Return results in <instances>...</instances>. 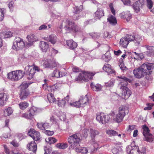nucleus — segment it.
Returning <instances> with one entry per match:
<instances>
[{
	"label": "nucleus",
	"mask_w": 154,
	"mask_h": 154,
	"mask_svg": "<svg viewBox=\"0 0 154 154\" xmlns=\"http://www.w3.org/2000/svg\"><path fill=\"white\" fill-rule=\"evenodd\" d=\"M44 150L45 151L44 154H50L51 152V148L47 147H44Z\"/></svg>",
	"instance_id": "56"
},
{
	"label": "nucleus",
	"mask_w": 154,
	"mask_h": 154,
	"mask_svg": "<svg viewBox=\"0 0 154 154\" xmlns=\"http://www.w3.org/2000/svg\"><path fill=\"white\" fill-rule=\"evenodd\" d=\"M135 125H130L129 126L128 131H130L133 130L135 129Z\"/></svg>",
	"instance_id": "63"
},
{
	"label": "nucleus",
	"mask_w": 154,
	"mask_h": 154,
	"mask_svg": "<svg viewBox=\"0 0 154 154\" xmlns=\"http://www.w3.org/2000/svg\"><path fill=\"white\" fill-rule=\"evenodd\" d=\"M31 68H29V72L30 73V74H32L34 75L35 74V69L33 68L32 66H30Z\"/></svg>",
	"instance_id": "58"
},
{
	"label": "nucleus",
	"mask_w": 154,
	"mask_h": 154,
	"mask_svg": "<svg viewBox=\"0 0 154 154\" xmlns=\"http://www.w3.org/2000/svg\"><path fill=\"white\" fill-rule=\"evenodd\" d=\"M99 134V132L97 130L93 129H91L90 130V135L92 137H94L96 135Z\"/></svg>",
	"instance_id": "46"
},
{
	"label": "nucleus",
	"mask_w": 154,
	"mask_h": 154,
	"mask_svg": "<svg viewBox=\"0 0 154 154\" xmlns=\"http://www.w3.org/2000/svg\"><path fill=\"white\" fill-rule=\"evenodd\" d=\"M138 151V146H135L131 149V150L128 154H137Z\"/></svg>",
	"instance_id": "37"
},
{
	"label": "nucleus",
	"mask_w": 154,
	"mask_h": 154,
	"mask_svg": "<svg viewBox=\"0 0 154 154\" xmlns=\"http://www.w3.org/2000/svg\"><path fill=\"white\" fill-rule=\"evenodd\" d=\"M96 119L100 123L105 124L108 122L110 119V117L107 115L100 113L97 116Z\"/></svg>",
	"instance_id": "10"
},
{
	"label": "nucleus",
	"mask_w": 154,
	"mask_h": 154,
	"mask_svg": "<svg viewBox=\"0 0 154 154\" xmlns=\"http://www.w3.org/2000/svg\"><path fill=\"white\" fill-rule=\"evenodd\" d=\"M27 148L29 150L35 152L37 150V144L34 141H33L27 144Z\"/></svg>",
	"instance_id": "16"
},
{
	"label": "nucleus",
	"mask_w": 154,
	"mask_h": 154,
	"mask_svg": "<svg viewBox=\"0 0 154 154\" xmlns=\"http://www.w3.org/2000/svg\"><path fill=\"white\" fill-rule=\"evenodd\" d=\"M106 133L110 136H115L118 135V133L112 130H108L106 131Z\"/></svg>",
	"instance_id": "40"
},
{
	"label": "nucleus",
	"mask_w": 154,
	"mask_h": 154,
	"mask_svg": "<svg viewBox=\"0 0 154 154\" xmlns=\"http://www.w3.org/2000/svg\"><path fill=\"white\" fill-rule=\"evenodd\" d=\"M120 78L122 80L120 83L121 89H122V96L125 99L128 98L131 94V92L127 87L128 82L131 83L132 80L125 76L121 77Z\"/></svg>",
	"instance_id": "2"
},
{
	"label": "nucleus",
	"mask_w": 154,
	"mask_h": 154,
	"mask_svg": "<svg viewBox=\"0 0 154 154\" xmlns=\"http://www.w3.org/2000/svg\"><path fill=\"white\" fill-rule=\"evenodd\" d=\"M29 85L30 84H29L27 83L26 82H22L20 85V86L21 87L20 90H27L26 88L28 87Z\"/></svg>",
	"instance_id": "47"
},
{
	"label": "nucleus",
	"mask_w": 154,
	"mask_h": 154,
	"mask_svg": "<svg viewBox=\"0 0 154 154\" xmlns=\"http://www.w3.org/2000/svg\"><path fill=\"white\" fill-rule=\"evenodd\" d=\"M146 153V149L145 148H143L142 150L138 149V151L137 154H145Z\"/></svg>",
	"instance_id": "59"
},
{
	"label": "nucleus",
	"mask_w": 154,
	"mask_h": 154,
	"mask_svg": "<svg viewBox=\"0 0 154 154\" xmlns=\"http://www.w3.org/2000/svg\"><path fill=\"white\" fill-rule=\"evenodd\" d=\"M102 57L105 61L106 62H108L112 59V57L109 51H107L104 55H103L102 56Z\"/></svg>",
	"instance_id": "32"
},
{
	"label": "nucleus",
	"mask_w": 154,
	"mask_h": 154,
	"mask_svg": "<svg viewBox=\"0 0 154 154\" xmlns=\"http://www.w3.org/2000/svg\"><path fill=\"white\" fill-rule=\"evenodd\" d=\"M67 140L68 143L71 144L69 149L75 150L77 149V148L80 146V134L78 133L73 134L69 137Z\"/></svg>",
	"instance_id": "3"
},
{
	"label": "nucleus",
	"mask_w": 154,
	"mask_h": 154,
	"mask_svg": "<svg viewBox=\"0 0 154 154\" xmlns=\"http://www.w3.org/2000/svg\"><path fill=\"white\" fill-rule=\"evenodd\" d=\"M60 84H56L52 86L51 87V90H53V91H55L57 90H58L60 88Z\"/></svg>",
	"instance_id": "54"
},
{
	"label": "nucleus",
	"mask_w": 154,
	"mask_h": 154,
	"mask_svg": "<svg viewBox=\"0 0 154 154\" xmlns=\"http://www.w3.org/2000/svg\"><path fill=\"white\" fill-rule=\"evenodd\" d=\"M69 104L70 105L73 107H75L78 108L80 107L81 106H82L81 103L80 102H79V100L78 101L73 103H70Z\"/></svg>",
	"instance_id": "42"
},
{
	"label": "nucleus",
	"mask_w": 154,
	"mask_h": 154,
	"mask_svg": "<svg viewBox=\"0 0 154 154\" xmlns=\"http://www.w3.org/2000/svg\"><path fill=\"white\" fill-rule=\"evenodd\" d=\"M58 105L59 107H63L65 106L66 104V101L64 99H62L58 100Z\"/></svg>",
	"instance_id": "51"
},
{
	"label": "nucleus",
	"mask_w": 154,
	"mask_h": 154,
	"mask_svg": "<svg viewBox=\"0 0 154 154\" xmlns=\"http://www.w3.org/2000/svg\"><path fill=\"white\" fill-rule=\"evenodd\" d=\"M144 137H145L146 141L147 142H151L153 140V136L151 134H149L146 136Z\"/></svg>",
	"instance_id": "48"
},
{
	"label": "nucleus",
	"mask_w": 154,
	"mask_h": 154,
	"mask_svg": "<svg viewBox=\"0 0 154 154\" xmlns=\"http://www.w3.org/2000/svg\"><path fill=\"white\" fill-rule=\"evenodd\" d=\"M27 38L30 42H33L38 40V38L34 34H31L27 36Z\"/></svg>",
	"instance_id": "27"
},
{
	"label": "nucleus",
	"mask_w": 154,
	"mask_h": 154,
	"mask_svg": "<svg viewBox=\"0 0 154 154\" xmlns=\"http://www.w3.org/2000/svg\"><path fill=\"white\" fill-rule=\"evenodd\" d=\"M8 95L5 93H0V106H3L8 99Z\"/></svg>",
	"instance_id": "15"
},
{
	"label": "nucleus",
	"mask_w": 154,
	"mask_h": 154,
	"mask_svg": "<svg viewBox=\"0 0 154 154\" xmlns=\"http://www.w3.org/2000/svg\"><path fill=\"white\" fill-rule=\"evenodd\" d=\"M47 40L53 44H55L57 40V37L56 35L54 34H52L47 37Z\"/></svg>",
	"instance_id": "26"
},
{
	"label": "nucleus",
	"mask_w": 154,
	"mask_h": 154,
	"mask_svg": "<svg viewBox=\"0 0 154 154\" xmlns=\"http://www.w3.org/2000/svg\"><path fill=\"white\" fill-rule=\"evenodd\" d=\"M13 33L10 31H6L2 33L1 35H3L5 38H10L12 35Z\"/></svg>",
	"instance_id": "44"
},
{
	"label": "nucleus",
	"mask_w": 154,
	"mask_h": 154,
	"mask_svg": "<svg viewBox=\"0 0 154 154\" xmlns=\"http://www.w3.org/2000/svg\"><path fill=\"white\" fill-rule=\"evenodd\" d=\"M28 134L35 141H38L41 138L39 132L34 129H30L28 132Z\"/></svg>",
	"instance_id": "12"
},
{
	"label": "nucleus",
	"mask_w": 154,
	"mask_h": 154,
	"mask_svg": "<svg viewBox=\"0 0 154 154\" xmlns=\"http://www.w3.org/2000/svg\"><path fill=\"white\" fill-rule=\"evenodd\" d=\"M57 63L55 60L52 59L51 60L47 59L45 60L43 64V66L45 68L53 69L57 66Z\"/></svg>",
	"instance_id": "11"
},
{
	"label": "nucleus",
	"mask_w": 154,
	"mask_h": 154,
	"mask_svg": "<svg viewBox=\"0 0 154 154\" xmlns=\"http://www.w3.org/2000/svg\"><path fill=\"white\" fill-rule=\"evenodd\" d=\"M83 8V6L81 5L79 7L76 6L74 8V13L76 14H79Z\"/></svg>",
	"instance_id": "39"
},
{
	"label": "nucleus",
	"mask_w": 154,
	"mask_h": 154,
	"mask_svg": "<svg viewBox=\"0 0 154 154\" xmlns=\"http://www.w3.org/2000/svg\"><path fill=\"white\" fill-rule=\"evenodd\" d=\"M19 106L20 109L23 110L29 106V104L26 102H21L19 104Z\"/></svg>",
	"instance_id": "41"
},
{
	"label": "nucleus",
	"mask_w": 154,
	"mask_h": 154,
	"mask_svg": "<svg viewBox=\"0 0 154 154\" xmlns=\"http://www.w3.org/2000/svg\"><path fill=\"white\" fill-rule=\"evenodd\" d=\"M91 86L93 91H100L102 88L101 85L98 84H93V83H92L91 84Z\"/></svg>",
	"instance_id": "28"
},
{
	"label": "nucleus",
	"mask_w": 154,
	"mask_h": 154,
	"mask_svg": "<svg viewBox=\"0 0 154 154\" xmlns=\"http://www.w3.org/2000/svg\"><path fill=\"white\" fill-rule=\"evenodd\" d=\"M12 112V109L10 107H8L7 109H5L4 111V114L8 116L11 115Z\"/></svg>",
	"instance_id": "49"
},
{
	"label": "nucleus",
	"mask_w": 154,
	"mask_h": 154,
	"mask_svg": "<svg viewBox=\"0 0 154 154\" xmlns=\"http://www.w3.org/2000/svg\"><path fill=\"white\" fill-rule=\"evenodd\" d=\"M25 45L22 39L19 37H16L13 43L12 48L16 50H19L23 48Z\"/></svg>",
	"instance_id": "9"
},
{
	"label": "nucleus",
	"mask_w": 154,
	"mask_h": 154,
	"mask_svg": "<svg viewBox=\"0 0 154 154\" xmlns=\"http://www.w3.org/2000/svg\"><path fill=\"white\" fill-rule=\"evenodd\" d=\"M34 75L32 74H30L29 73V72H28L27 74V79H32Z\"/></svg>",
	"instance_id": "64"
},
{
	"label": "nucleus",
	"mask_w": 154,
	"mask_h": 154,
	"mask_svg": "<svg viewBox=\"0 0 154 154\" xmlns=\"http://www.w3.org/2000/svg\"><path fill=\"white\" fill-rule=\"evenodd\" d=\"M95 72H89L83 71L82 74H80L78 76V79L80 80L87 81L88 79H91L93 76L96 74Z\"/></svg>",
	"instance_id": "8"
},
{
	"label": "nucleus",
	"mask_w": 154,
	"mask_h": 154,
	"mask_svg": "<svg viewBox=\"0 0 154 154\" xmlns=\"http://www.w3.org/2000/svg\"><path fill=\"white\" fill-rule=\"evenodd\" d=\"M36 126L39 129L42 130H46L49 127V125L47 123H37Z\"/></svg>",
	"instance_id": "23"
},
{
	"label": "nucleus",
	"mask_w": 154,
	"mask_h": 154,
	"mask_svg": "<svg viewBox=\"0 0 154 154\" xmlns=\"http://www.w3.org/2000/svg\"><path fill=\"white\" fill-rule=\"evenodd\" d=\"M79 102L81 103L82 106L83 105L87 104L89 103V99L86 95L84 96H81L79 99Z\"/></svg>",
	"instance_id": "29"
},
{
	"label": "nucleus",
	"mask_w": 154,
	"mask_h": 154,
	"mask_svg": "<svg viewBox=\"0 0 154 154\" xmlns=\"http://www.w3.org/2000/svg\"><path fill=\"white\" fill-rule=\"evenodd\" d=\"M129 43L128 41L127 40V38H126L125 37H122L120 39L119 44L120 46L124 48H127Z\"/></svg>",
	"instance_id": "20"
},
{
	"label": "nucleus",
	"mask_w": 154,
	"mask_h": 154,
	"mask_svg": "<svg viewBox=\"0 0 154 154\" xmlns=\"http://www.w3.org/2000/svg\"><path fill=\"white\" fill-rule=\"evenodd\" d=\"M107 20L111 25H115L117 23V20L116 18L112 15L108 16Z\"/></svg>",
	"instance_id": "24"
},
{
	"label": "nucleus",
	"mask_w": 154,
	"mask_h": 154,
	"mask_svg": "<svg viewBox=\"0 0 154 154\" xmlns=\"http://www.w3.org/2000/svg\"><path fill=\"white\" fill-rule=\"evenodd\" d=\"M147 2L146 6L149 9H151L153 6V2L152 0H146Z\"/></svg>",
	"instance_id": "52"
},
{
	"label": "nucleus",
	"mask_w": 154,
	"mask_h": 154,
	"mask_svg": "<svg viewBox=\"0 0 154 154\" xmlns=\"http://www.w3.org/2000/svg\"><path fill=\"white\" fill-rule=\"evenodd\" d=\"M29 92L27 90H20V98L21 100L26 99L29 95Z\"/></svg>",
	"instance_id": "25"
},
{
	"label": "nucleus",
	"mask_w": 154,
	"mask_h": 154,
	"mask_svg": "<svg viewBox=\"0 0 154 154\" xmlns=\"http://www.w3.org/2000/svg\"><path fill=\"white\" fill-rule=\"evenodd\" d=\"M128 112V107L124 105L120 106L118 111V113L113 118V120L118 123L122 121L126 113Z\"/></svg>",
	"instance_id": "4"
},
{
	"label": "nucleus",
	"mask_w": 154,
	"mask_h": 154,
	"mask_svg": "<svg viewBox=\"0 0 154 154\" xmlns=\"http://www.w3.org/2000/svg\"><path fill=\"white\" fill-rule=\"evenodd\" d=\"M4 9L0 8V20L2 21L3 20L4 17Z\"/></svg>",
	"instance_id": "53"
},
{
	"label": "nucleus",
	"mask_w": 154,
	"mask_h": 154,
	"mask_svg": "<svg viewBox=\"0 0 154 154\" xmlns=\"http://www.w3.org/2000/svg\"><path fill=\"white\" fill-rule=\"evenodd\" d=\"M114 81H113V80H111L110 81H109L106 84V86L107 87H112L114 85Z\"/></svg>",
	"instance_id": "57"
},
{
	"label": "nucleus",
	"mask_w": 154,
	"mask_h": 154,
	"mask_svg": "<svg viewBox=\"0 0 154 154\" xmlns=\"http://www.w3.org/2000/svg\"><path fill=\"white\" fill-rule=\"evenodd\" d=\"M93 22V20L91 19V20H86L85 21L84 23V25L85 26H87L88 25V24H91Z\"/></svg>",
	"instance_id": "61"
},
{
	"label": "nucleus",
	"mask_w": 154,
	"mask_h": 154,
	"mask_svg": "<svg viewBox=\"0 0 154 154\" xmlns=\"http://www.w3.org/2000/svg\"><path fill=\"white\" fill-rule=\"evenodd\" d=\"M144 0H139L134 3L132 5L133 8L137 13L140 12L141 8H142L144 5Z\"/></svg>",
	"instance_id": "13"
},
{
	"label": "nucleus",
	"mask_w": 154,
	"mask_h": 154,
	"mask_svg": "<svg viewBox=\"0 0 154 154\" xmlns=\"http://www.w3.org/2000/svg\"><path fill=\"white\" fill-rule=\"evenodd\" d=\"M119 65L122 70H125L127 69V67L125 66L124 64V61L122 58L120 59Z\"/></svg>",
	"instance_id": "45"
},
{
	"label": "nucleus",
	"mask_w": 154,
	"mask_h": 154,
	"mask_svg": "<svg viewBox=\"0 0 154 154\" xmlns=\"http://www.w3.org/2000/svg\"><path fill=\"white\" fill-rule=\"evenodd\" d=\"M103 70L108 74H112L115 72V71L112 68V66L109 64L105 63L103 67Z\"/></svg>",
	"instance_id": "14"
},
{
	"label": "nucleus",
	"mask_w": 154,
	"mask_h": 154,
	"mask_svg": "<svg viewBox=\"0 0 154 154\" xmlns=\"http://www.w3.org/2000/svg\"><path fill=\"white\" fill-rule=\"evenodd\" d=\"M47 98L50 103H54L56 100L54 94L51 93L48 94Z\"/></svg>",
	"instance_id": "36"
},
{
	"label": "nucleus",
	"mask_w": 154,
	"mask_h": 154,
	"mask_svg": "<svg viewBox=\"0 0 154 154\" xmlns=\"http://www.w3.org/2000/svg\"><path fill=\"white\" fill-rule=\"evenodd\" d=\"M147 49L146 53L148 56H151L154 54V46H150L147 45H145Z\"/></svg>",
	"instance_id": "21"
},
{
	"label": "nucleus",
	"mask_w": 154,
	"mask_h": 154,
	"mask_svg": "<svg viewBox=\"0 0 154 154\" xmlns=\"http://www.w3.org/2000/svg\"><path fill=\"white\" fill-rule=\"evenodd\" d=\"M103 10L101 8H98L95 13V16L98 19H100L104 16Z\"/></svg>",
	"instance_id": "22"
},
{
	"label": "nucleus",
	"mask_w": 154,
	"mask_h": 154,
	"mask_svg": "<svg viewBox=\"0 0 154 154\" xmlns=\"http://www.w3.org/2000/svg\"><path fill=\"white\" fill-rule=\"evenodd\" d=\"M141 38L140 35H134L133 42L136 45H138L140 44V42L141 41Z\"/></svg>",
	"instance_id": "33"
},
{
	"label": "nucleus",
	"mask_w": 154,
	"mask_h": 154,
	"mask_svg": "<svg viewBox=\"0 0 154 154\" xmlns=\"http://www.w3.org/2000/svg\"><path fill=\"white\" fill-rule=\"evenodd\" d=\"M39 47L43 52H46L49 50V46L48 43L43 41L40 42Z\"/></svg>",
	"instance_id": "18"
},
{
	"label": "nucleus",
	"mask_w": 154,
	"mask_h": 154,
	"mask_svg": "<svg viewBox=\"0 0 154 154\" xmlns=\"http://www.w3.org/2000/svg\"><path fill=\"white\" fill-rule=\"evenodd\" d=\"M152 67L149 64L144 63L140 67L134 69L133 71L134 75L136 78L140 79L145 75L151 74L150 71Z\"/></svg>",
	"instance_id": "1"
},
{
	"label": "nucleus",
	"mask_w": 154,
	"mask_h": 154,
	"mask_svg": "<svg viewBox=\"0 0 154 154\" xmlns=\"http://www.w3.org/2000/svg\"><path fill=\"white\" fill-rule=\"evenodd\" d=\"M56 146L60 149H64L68 146V145L66 143H59L56 145Z\"/></svg>",
	"instance_id": "34"
},
{
	"label": "nucleus",
	"mask_w": 154,
	"mask_h": 154,
	"mask_svg": "<svg viewBox=\"0 0 154 154\" xmlns=\"http://www.w3.org/2000/svg\"><path fill=\"white\" fill-rule=\"evenodd\" d=\"M122 151V149L121 146H117L116 147L113 148L112 151L114 154H119V152Z\"/></svg>",
	"instance_id": "35"
},
{
	"label": "nucleus",
	"mask_w": 154,
	"mask_h": 154,
	"mask_svg": "<svg viewBox=\"0 0 154 154\" xmlns=\"http://www.w3.org/2000/svg\"><path fill=\"white\" fill-rule=\"evenodd\" d=\"M121 18L126 19L127 21H129L132 18V15L129 11H126L122 12L120 14Z\"/></svg>",
	"instance_id": "17"
},
{
	"label": "nucleus",
	"mask_w": 154,
	"mask_h": 154,
	"mask_svg": "<svg viewBox=\"0 0 154 154\" xmlns=\"http://www.w3.org/2000/svg\"><path fill=\"white\" fill-rule=\"evenodd\" d=\"M45 141L50 144H53L56 142L57 140L53 137H50L45 139Z\"/></svg>",
	"instance_id": "43"
},
{
	"label": "nucleus",
	"mask_w": 154,
	"mask_h": 154,
	"mask_svg": "<svg viewBox=\"0 0 154 154\" xmlns=\"http://www.w3.org/2000/svg\"><path fill=\"white\" fill-rule=\"evenodd\" d=\"M134 36V35H132L127 34H126V36L125 37L127 38V40L128 41V42H130L133 41Z\"/></svg>",
	"instance_id": "50"
},
{
	"label": "nucleus",
	"mask_w": 154,
	"mask_h": 154,
	"mask_svg": "<svg viewBox=\"0 0 154 154\" xmlns=\"http://www.w3.org/2000/svg\"><path fill=\"white\" fill-rule=\"evenodd\" d=\"M143 129V134L144 136H146L150 134V130L148 127L146 125L142 126Z\"/></svg>",
	"instance_id": "31"
},
{
	"label": "nucleus",
	"mask_w": 154,
	"mask_h": 154,
	"mask_svg": "<svg viewBox=\"0 0 154 154\" xmlns=\"http://www.w3.org/2000/svg\"><path fill=\"white\" fill-rule=\"evenodd\" d=\"M38 108L35 106L31 107L28 111V113H23L21 117L26 119H31L34 117L35 115L37 114Z\"/></svg>",
	"instance_id": "7"
},
{
	"label": "nucleus",
	"mask_w": 154,
	"mask_h": 154,
	"mask_svg": "<svg viewBox=\"0 0 154 154\" xmlns=\"http://www.w3.org/2000/svg\"><path fill=\"white\" fill-rule=\"evenodd\" d=\"M66 44L70 49H73L76 48L77 46V43L72 40L66 41Z\"/></svg>",
	"instance_id": "19"
},
{
	"label": "nucleus",
	"mask_w": 154,
	"mask_h": 154,
	"mask_svg": "<svg viewBox=\"0 0 154 154\" xmlns=\"http://www.w3.org/2000/svg\"><path fill=\"white\" fill-rule=\"evenodd\" d=\"M65 75L64 73L60 74V72L57 69H55L52 74V76L53 77H55L57 78H59Z\"/></svg>",
	"instance_id": "30"
},
{
	"label": "nucleus",
	"mask_w": 154,
	"mask_h": 154,
	"mask_svg": "<svg viewBox=\"0 0 154 154\" xmlns=\"http://www.w3.org/2000/svg\"><path fill=\"white\" fill-rule=\"evenodd\" d=\"M104 37L106 38H111L112 36L108 32H105L104 33Z\"/></svg>",
	"instance_id": "62"
},
{
	"label": "nucleus",
	"mask_w": 154,
	"mask_h": 154,
	"mask_svg": "<svg viewBox=\"0 0 154 154\" xmlns=\"http://www.w3.org/2000/svg\"><path fill=\"white\" fill-rule=\"evenodd\" d=\"M14 3L13 2H10L8 4V7L10 10V11H13L14 9Z\"/></svg>",
	"instance_id": "55"
},
{
	"label": "nucleus",
	"mask_w": 154,
	"mask_h": 154,
	"mask_svg": "<svg viewBox=\"0 0 154 154\" xmlns=\"http://www.w3.org/2000/svg\"><path fill=\"white\" fill-rule=\"evenodd\" d=\"M47 26L45 25H42L41 26L38 28L39 30H46L47 29Z\"/></svg>",
	"instance_id": "60"
},
{
	"label": "nucleus",
	"mask_w": 154,
	"mask_h": 154,
	"mask_svg": "<svg viewBox=\"0 0 154 154\" xmlns=\"http://www.w3.org/2000/svg\"><path fill=\"white\" fill-rule=\"evenodd\" d=\"M64 26L65 29L69 32H77L81 31V28L77 25L74 22L69 20H66Z\"/></svg>",
	"instance_id": "5"
},
{
	"label": "nucleus",
	"mask_w": 154,
	"mask_h": 154,
	"mask_svg": "<svg viewBox=\"0 0 154 154\" xmlns=\"http://www.w3.org/2000/svg\"><path fill=\"white\" fill-rule=\"evenodd\" d=\"M75 150L77 152H81L83 153H86L88 152L87 148L82 147V148H80V147H78L77 149H76Z\"/></svg>",
	"instance_id": "38"
},
{
	"label": "nucleus",
	"mask_w": 154,
	"mask_h": 154,
	"mask_svg": "<svg viewBox=\"0 0 154 154\" xmlns=\"http://www.w3.org/2000/svg\"><path fill=\"white\" fill-rule=\"evenodd\" d=\"M24 74V72L22 70L14 71L8 73V78L12 81H16L22 79Z\"/></svg>",
	"instance_id": "6"
}]
</instances>
